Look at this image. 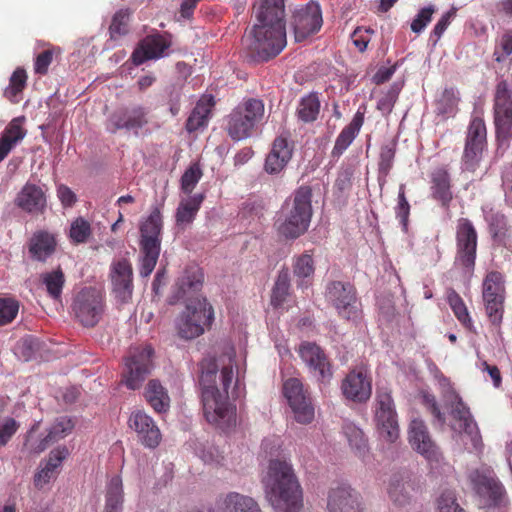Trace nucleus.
Returning a JSON list of instances; mask_svg holds the SVG:
<instances>
[{
  "mask_svg": "<svg viewBox=\"0 0 512 512\" xmlns=\"http://www.w3.org/2000/svg\"><path fill=\"white\" fill-rule=\"evenodd\" d=\"M235 349L225 344L221 351L200 363L199 385L206 420L225 431L236 425V406L241 388L235 363Z\"/></svg>",
  "mask_w": 512,
  "mask_h": 512,
  "instance_id": "1",
  "label": "nucleus"
},
{
  "mask_svg": "<svg viewBox=\"0 0 512 512\" xmlns=\"http://www.w3.org/2000/svg\"><path fill=\"white\" fill-rule=\"evenodd\" d=\"M257 23L243 38V46L254 60L267 61L286 46L284 0H260L255 5Z\"/></svg>",
  "mask_w": 512,
  "mask_h": 512,
  "instance_id": "2",
  "label": "nucleus"
},
{
  "mask_svg": "<svg viewBox=\"0 0 512 512\" xmlns=\"http://www.w3.org/2000/svg\"><path fill=\"white\" fill-rule=\"evenodd\" d=\"M265 498L275 512H299L303 506V491L287 460L272 459L262 477Z\"/></svg>",
  "mask_w": 512,
  "mask_h": 512,
  "instance_id": "3",
  "label": "nucleus"
},
{
  "mask_svg": "<svg viewBox=\"0 0 512 512\" xmlns=\"http://www.w3.org/2000/svg\"><path fill=\"white\" fill-rule=\"evenodd\" d=\"M312 214V190L301 186L281 206L276 221L279 235L291 240L299 238L307 232Z\"/></svg>",
  "mask_w": 512,
  "mask_h": 512,
  "instance_id": "4",
  "label": "nucleus"
},
{
  "mask_svg": "<svg viewBox=\"0 0 512 512\" xmlns=\"http://www.w3.org/2000/svg\"><path fill=\"white\" fill-rule=\"evenodd\" d=\"M438 385L441 390L442 398L447 407L451 409L453 423L451 428L459 433H465L474 446L478 448L481 445V435L476 422L473 420L472 415L463 403L461 397L453 389L450 381L442 374L436 376Z\"/></svg>",
  "mask_w": 512,
  "mask_h": 512,
  "instance_id": "5",
  "label": "nucleus"
},
{
  "mask_svg": "<svg viewBox=\"0 0 512 512\" xmlns=\"http://www.w3.org/2000/svg\"><path fill=\"white\" fill-rule=\"evenodd\" d=\"M162 232V216L155 208L140 224L141 262L139 273L148 277L154 270L160 254Z\"/></svg>",
  "mask_w": 512,
  "mask_h": 512,
  "instance_id": "6",
  "label": "nucleus"
},
{
  "mask_svg": "<svg viewBox=\"0 0 512 512\" xmlns=\"http://www.w3.org/2000/svg\"><path fill=\"white\" fill-rule=\"evenodd\" d=\"M213 317L212 306L205 298L190 300L175 322L179 337L186 340L199 337L204 333L205 327L211 325Z\"/></svg>",
  "mask_w": 512,
  "mask_h": 512,
  "instance_id": "7",
  "label": "nucleus"
},
{
  "mask_svg": "<svg viewBox=\"0 0 512 512\" xmlns=\"http://www.w3.org/2000/svg\"><path fill=\"white\" fill-rule=\"evenodd\" d=\"M263 115L264 104L261 100L244 101L229 116L227 129L230 137L237 141L248 138Z\"/></svg>",
  "mask_w": 512,
  "mask_h": 512,
  "instance_id": "8",
  "label": "nucleus"
},
{
  "mask_svg": "<svg viewBox=\"0 0 512 512\" xmlns=\"http://www.w3.org/2000/svg\"><path fill=\"white\" fill-rule=\"evenodd\" d=\"M153 353V348L150 345L130 350L123 373V381L127 388L136 390L142 386V383L152 371Z\"/></svg>",
  "mask_w": 512,
  "mask_h": 512,
  "instance_id": "9",
  "label": "nucleus"
},
{
  "mask_svg": "<svg viewBox=\"0 0 512 512\" xmlns=\"http://www.w3.org/2000/svg\"><path fill=\"white\" fill-rule=\"evenodd\" d=\"M482 299L489 320L499 325L505 299L504 277L501 273L492 271L486 275L482 283Z\"/></svg>",
  "mask_w": 512,
  "mask_h": 512,
  "instance_id": "10",
  "label": "nucleus"
},
{
  "mask_svg": "<svg viewBox=\"0 0 512 512\" xmlns=\"http://www.w3.org/2000/svg\"><path fill=\"white\" fill-rule=\"evenodd\" d=\"M486 126L482 118H472L466 135L465 147L462 156V168L466 171H475L478 167L484 149L487 145Z\"/></svg>",
  "mask_w": 512,
  "mask_h": 512,
  "instance_id": "11",
  "label": "nucleus"
},
{
  "mask_svg": "<svg viewBox=\"0 0 512 512\" xmlns=\"http://www.w3.org/2000/svg\"><path fill=\"white\" fill-rule=\"evenodd\" d=\"M72 309L78 321L86 327L95 326L103 316L104 300L100 292L86 288L74 298Z\"/></svg>",
  "mask_w": 512,
  "mask_h": 512,
  "instance_id": "12",
  "label": "nucleus"
},
{
  "mask_svg": "<svg viewBox=\"0 0 512 512\" xmlns=\"http://www.w3.org/2000/svg\"><path fill=\"white\" fill-rule=\"evenodd\" d=\"M494 102L497 139L505 144L511 137L512 128V94L506 81L497 84Z\"/></svg>",
  "mask_w": 512,
  "mask_h": 512,
  "instance_id": "13",
  "label": "nucleus"
},
{
  "mask_svg": "<svg viewBox=\"0 0 512 512\" xmlns=\"http://www.w3.org/2000/svg\"><path fill=\"white\" fill-rule=\"evenodd\" d=\"M470 479L480 497L484 500L486 512L500 508L505 500V492L502 484L495 478L490 470H475L470 474Z\"/></svg>",
  "mask_w": 512,
  "mask_h": 512,
  "instance_id": "14",
  "label": "nucleus"
},
{
  "mask_svg": "<svg viewBox=\"0 0 512 512\" xmlns=\"http://www.w3.org/2000/svg\"><path fill=\"white\" fill-rule=\"evenodd\" d=\"M298 353L309 373L318 382L327 383L333 376L330 361L320 346L313 342H302Z\"/></svg>",
  "mask_w": 512,
  "mask_h": 512,
  "instance_id": "15",
  "label": "nucleus"
},
{
  "mask_svg": "<svg viewBox=\"0 0 512 512\" xmlns=\"http://www.w3.org/2000/svg\"><path fill=\"white\" fill-rule=\"evenodd\" d=\"M322 23V12L317 3L311 2L295 9L291 22L295 41L301 42L317 33L322 27Z\"/></svg>",
  "mask_w": 512,
  "mask_h": 512,
  "instance_id": "16",
  "label": "nucleus"
},
{
  "mask_svg": "<svg viewBox=\"0 0 512 512\" xmlns=\"http://www.w3.org/2000/svg\"><path fill=\"white\" fill-rule=\"evenodd\" d=\"M283 390L295 420L301 424L312 422L315 416L314 407L304 393L302 383L296 378H290L285 381Z\"/></svg>",
  "mask_w": 512,
  "mask_h": 512,
  "instance_id": "17",
  "label": "nucleus"
},
{
  "mask_svg": "<svg viewBox=\"0 0 512 512\" xmlns=\"http://www.w3.org/2000/svg\"><path fill=\"white\" fill-rule=\"evenodd\" d=\"M408 433L409 442L415 451L425 457L431 464L440 463L442 455L431 439L427 426L422 419H413Z\"/></svg>",
  "mask_w": 512,
  "mask_h": 512,
  "instance_id": "18",
  "label": "nucleus"
},
{
  "mask_svg": "<svg viewBox=\"0 0 512 512\" xmlns=\"http://www.w3.org/2000/svg\"><path fill=\"white\" fill-rule=\"evenodd\" d=\"M326 298L333 303L338 313L350 320L357 317L355 291L351 284L334 281L327 285Z\"/></svg>",
  "mask_w": 512,
  "mask_h": 512,
  "instance_id": "19",
  "label": "nucleus"
},
{
  "mask_svg": "<svg viewBox=\"0 0 512 512\" xmlns=\"http://www.w3.org/2000/svg\"><path fill=\"white\" fill-rule=\"evenodd\" d=\"M147 122V111L141 106H133L119 109L111 114L107 120L106 128L111 133L126 130L138 134V131Z\"/></svg>",
  "mask_w": 512,
  "mask_h": 512,
  "instance_id": "20",
  "label": "nucleus"
},
{
  "mask_svg": "<svg viewBox=\"0 0 512 512\" xmlns=\"http://www.w3.org/2000/svg\"><path fill=\"white\" fill-rule=\"evenodd\" d=\"M457 259L467 268H472L475 264L477 233L468 219L461 218L457 224Z\"/></svg>",
  "mask_w": 512,
  "mask_h": 512,
  "instance_id": "21",
  "label": "nucleus"
},
{
  "mask_svg": "<svg viewBox=\"0 0 512 512\" xmlns=\"http://www.w3.org/2000/svg\"><path fill=\"white\" fill-rule=\"evenodd\" d=\"M35 428L36 425L31 428L25 446L31 453L40 454L51 444L69 435L74 428V422L67 416L58 417L48 428L46 436L39 440H33L31 437Z\"/></svg>",
  "mask_w": 512,
  "mask_h": 512,
  "instance_id": "22",
  "label": "nucleus"
},
{
  "mask_svg": "<svg viewBox=\"0 0 512 512\" xmlns=\"http://www.w3.org/2000/svg\"><path fill=\"white\" fill-rule=\"evenodd\" d=\"M341 390L345 398L354 402H366L372 393L371 378L364 367L351 370L343 379Z\"/></svg>",
  "mask_w": 512,
  "mask_h": 512,
  "instance_id": "23",
  "label": "nucleus"
},
{
  "mask_svg": "<svg viewBox=\"0 0 512 512\" xmlns=\"http://www.w3.org/2000/svg\"><path fill=\"white\" fill-rule=\"evenodd\" d=\"M112 291L121 303L128 302L133 293V270L126 259L113 261L110 267Z\"/></svg>",
  "mask_w": 512,
  "mask_h": 512,
  "instance_id": "24",
  "label": "nucleus"
},
{
  "mask_svg": "<svg viewBox=\"0 0 512 512\" xmlns=\"http://www.w3.org/2000/svg\"><path fill=\"white\" fill-rule=\"evenodd\" d=\"M129 427L138 436L139 441L147 448H156L161 441V432L154 420L143 411L133 412L128 420Z\"/></svg>",
  "mask_w": 512,
  "mask_h": 512,
  "instance_id": "25",
  "label": "nucleus"
},
{
  "mask_svg": "<svg viewBox=\"0 0 512 512\" xmlns=\"http://www.w3.org/2000/svg\"><path fill=\"white\" fill-rule=\"evenodd\" d=\"M15 204L26 213L42 214L47 206L46 190L42 186L28 182L17 194Z\"/></svg>",
  "mask_w": 512,
  "mask_h": 512,
  "instance_id": "26",
  "label": "nucleus"
},
{
  "mask_svg": "<svg viewBox=\"0 0 512 512\" xmlns=\"http://www.w3.org/2000/svg\"><path fill=\"white\" fill-rule=\"evenodd\" d=\"M171 42L164 36L155 34L145 37L132 53V61L140 65L147 60H157L167 56V50Z\"/></svg>",
  "mask_w": 512,
  "mask_h": 512,
  "instance_id": "27",
  "label": "nucleus"
},
{
  "mask_svg": "<svg viewBox=\"0 0 512 512\" xmlns=\"http://www.w3.org/2000/svg\"><path fill=\"white\" fill-rule=\"evenodd\" d=\"M329 512H361L359 495L348 484H339L328 495Z\"/></svg>",
  "mask_w": 512,
  "mask_h": 512,
  "instance_id": "28",
  "label": "nucleus"
},
{
  "mask_svg": "<svg viewBox=\"0 0 512 512\" xmlns=\"http://www.w3.org/2000/svg\"><path fill=\"white\" fill-rule=\"evenodd\" d=\"M293 148L284 137H277L265 159L264 169L268 174L281 173L292 157Z\"/></svg>",
  "mask_w": 512,
  "mask_h": 512,
  "instance_id": "29",
  "label": "nucleus"
},
{
  "mask_svg": "<svg viewBox=\"0 0 512 512\" xmlns=\"http://www.w3.org/2000/svg\"><path fill=\"white\" fill-rule=\"evenodd\" d=\"M57 241L54 234L39 230L30 238L28 251L30 257L39 262H45L56 250Z\"/></svg>",
  "mask_w": 512,
  "mask_h": 512,
  "instance_id": "30",
  "label": "nucleus"
},
{
  "mask_svg": "<svg viewBox=\"0 0 512 512\" xmlns=\"http://www.w3.org/2000/svg\"><path fill=\"white\" fill-rule=\"evenodd\" d=\"M23 118H14L4 129L0 136V163L7 157L11 150L26 136V130L22 127Z\"/></svg>",
  "mask_w": 512,
  "mask_h": 512,
  "instance_id": "31",
  "label": "nucleus"
},
{
  "mask_svg": "<svg viewBox=\"0 0 512 512\" xmlns=\"http://www.w3.org/2000/svg\"><path fill=\"white\" fill-rule=\"evenodd\" d=\"M214 98L212 95H203L197 102L186 122L188 132H194L207 126L211 116Z\"/></svg>",
  "mask_w": 512,
  "mask_h": 512,
  "instance_id": "32",
  "label": "nucleus"
},
{
  "mask_svg": "<svg viewBox=\"0 0 512 512\" xmlns=\"http://www.w3.org/2000/svg\"><path fill=\"white\" fill-rule=\"evenodd\" d=\"M374 421L379 436L387 442L393 443L399 437V425L396 409L390 411L374 412Z\"/></svg>",
  "mask_w": 512,
  "mask_h": 512,
  "instance_id": "33",
  "label": "nucleus"
},
{
  "mask_svg": "<svg viewBox=\"0 0 512 512\" xmlns=\"http://www.w3.org/2000/svg\"><path fill=\"white\" fill-rule=\"evenodd\" d=\"M124 488L119 475L112 476L105 488V503L103 512H123Z\"/></svg>",
  "mask_w": 512,
  "mask_h": 512,
  "instance_id": "34",
  "label": "nucleus"
},
{
  "mask_svg": "<svg viewBox=\"0 0 512 512\" xmlns=\"http://www.w3.org/2000/svg\"><path fill=\"white\" fill-rule=\"evenodd\" d=\"M364 121L362 113L357 112L352 121L342 129L340 134L337 136L333 150V157H340L344 151L351 145L353 140L358 135Z\"/></svg>",
  "mask_w": 512,
  "mask_h": 512,
  "instance_id": "35",
  "label": "nucleus"
},
{
  "mask_svg": "<svg viewBox=\"0 0 512 512\" xmlns=\"http://www.w3.org/2000/svg\"><path fill=\"white\" fill-rule=\"evenodd\" d=\"M222 512H262L259 504L251 497L230 492L225 495L219 505Z\"/></svg>",
  "mask_w": 512,
  "mask_h": 512,
  "instance_id": "36",
  "label": "nucleus"
},
{
  "mask_svg": "<svg viewBox=\"0 0 512 512\" xmlns=\"http://www.w3.org/2000/svg\"><path fill=\"white\" fill-rule=\"evenodd\" d=\"M203 200L202 194L183 198L176 209V225L181 228L188 227L194 221Z\"/></svg>",
  "mask_w": 512,
  "mask_h": 512,
  "instance_id": "37",
  "label": "nucleus"
},
{
  "mask_svg": "<svg viewBox=\"0 0 512 512\" xmlns=\"http://www.w3.org/2000/svg\"><path fill=\"white\" fill-rule=\"evenodd\" d=\"M144 396L150 406L158 413L168 411L170 397L166 388L158 380H150L145 388Z\"/></svg>",
  "mask_w": 512,
  "mask_h": 512,
  "instance_id": "38",
  "label": "nucleus"
},
{
  "mask_svg": "<svg viewBox=\"0 0 512 512\" xmlns=\"http://www.w3.org/2000/svg\"><path fill=\"white\" fill-rule=\"evenodd\" d=\"M342 429L351 450L357 457L364 459L368 455L369 447L362 429L352 422H345Z\"/></svg>",
  "mask_w": 512,
  "mask_h": 512,
  "instance_id": "39",
  "label": "nucleus"
},
{
  "mask_svg": "<svg viewBox=\"0 0 512 512\" xmlns=\"http://www.w3.org/2000/svg\"><path fill=\"white\" fill-rule=\"evenodd\" d=\"M432 193L433 197L443 205H446L452 199L450 190V177L446 170L437 169L432 173Z\"/></svg>",
  "mask_w": 512,
  "mask_h": 512,
  "instance_id": "40",
  "label": "nucleus"
},
{
  "mask_svg": "<svg viewBox=\"0 0 512 512\" xmlns=\"http://www.w3.org/2000/svg\"><path fill=\"white\" fill-rule=\"evenodd\" d=\"M413 484L404 477L394 476L391 478L388 494L390 499L397 505H404L409 502Z\"/></svg>",
  "mask_w": 512,
  "mask_h": 512,
  "instance_id": "41",
  "label": "nucleus"
},
{
  "mask_svg": "<svg viewBox=\"0 0 512 512\" xmlns=\"http://www.w3.org/2000/svg\"><path fill=\"white\" fill-rule=\"evenodd\" d=\"M459 93L454 88L445 89L436 101L435 112L443 119L454 117L457 113Z\"/></svg>",
  "mask_w": 512,
  "mask_h": 512,
  "instance_id": "42",
  "label": "nucleus"
},
{
  "mask_svg": "<svg viewBox=\"0 0 512 512\" xmlns=\"http://www.w3.org/2000/svg\"><path fill=\"white\" fill-rule=\"evenodd\" d=\"M320 112V100L315 93L303 97L299 103L297 113L303 122H313Z\"/></svg>",
  "mask_w": 512,
  "mask_h": 512,
  "instance_id": "43",
  "label": "nucleus"
},
{
  "mask_svg": "<svg viewBox=\"0 0 512 512\" xmlns=\"http://www.w3.org/2000/svg\"><path fill=\"white\" fill-rule=\"evenodd\" d=\"M40 277L49 296L53 299H59L65 283L63 271L58 268L51 272L42 273Z\"/></svg>",
  "mask_w": 512,
  "mask_h": 512,
  "instance_id": "44",
  "label": "nucleus"
},
{
  "mask_svg": "<svg viewBox=\"0 0 512 512\" xmlns=\"http://www.w3.org/2000/svg\"><path fill=\"white\" fill-rule=\"evenodd\" d=\"M447 301L457 319L468 329L472 328V320L467 307L460 295L453 289L447 291Z\"/></svg>",
  "mask_w": 512,
  "mask_h": 512,
  "instance_id": "45",
  "label": "nucleus"
},
{
  "mask_svg": "<svg viewBox=\"0 0 512 512\" xmlns=\"http://www.w3.org/2000/svg\"><path fill=\"white\" fill-rule=\"evenodd\" d=\"M27 75L25 70L16 69L10 77V84L5 90V96L13 103L19 102V94L26 85Z\"/></svg>",
  "mask_w": 512,
  "mask_h": 512,
  "instance_id": "46",
  "label": "nucleus"
},
{
  "mask_svg": "<svg viewBox=\"0 0 512 512\" xmlns=\"http://www.w3.org/2000/svg\"><path fill=\"white\" fill-rule=\"evenodd\" d=\"M129 18L128 10H119L115 13L109 27L111 39H117L128 33Z\"/></svg>",
  "mask_w": 512,
  "mask_h": 512,
  "instance_id": "47",
  "label": "nucleus"
},
{
  "mask_svg": "<svg viewBox=\"0 0 512 512\" xmlns=\"http://www.w3.org/2000/svg\"><path fill=\"white\" fill-rule=\"evenodd\" d=\"M289 288L290 282L288 274L280 273L272 291L271 303L273 306L278 307L282 305L289 294Z\"/></svg>",
  "mask_w": 512,
  "mask_h": 512,
  "instance_id": "48",
  "label": "nucleus"
},
{
  "mask_svg": "<svg viewBox=\"0 0 512 512\" xmlns=\"http://www.w3.org/2000/svg\"><path fill=\"white\" fill-rule=\"evenodd\" d=\"M485 206L483 208L484 218L490 227V232L494 237L499 236L505 229L506 221L503 214L495 212L492 208Z\"/></svg>",
  "mask_w": 512,
  "mask_h": 512,
  "instance_id": "49",
  "label": "nucleus"
},
{
  "mask_svg": "<svg viewBox=\"0 0 512 512\" xmlns=\"http://www.w3.org/2000/svg\"><path fill=\"white\" fill-rule=\"evenodd\" d=\"M202 177V171L197 163L192 164L181 177V189L190 194Z\"/></svg>",
  "mask_w": 512,
  "mask_h": 512,
  "instance_id": "50",
  "label": "nucleus"
},
{
  "mask_svg": "<svg viewBox=\"0 0 512 512\" xmlns=\"http://www.w3.org/2000/svg\"><path fill=\"white\" fill-rule=\"evenodd\" d=\"M401 90V86L398 84H393L391 88L384 93L377 101V109L383 114L388 115L391 113L399 92Z\"/></svg>",
  "mask_w": 512,
  "mask_h": 512,
  "instance_id": "51",
  "label": "nucleus"
},
{
  "mask_svg": "<svg viewBox=\"0 0 512 512\" xmlns=\"http://www.w3.org/2000/svg\"><path fill=\"white\" fill-rule=\"evenodd\" d=\"M202 283V273L196 269L193 271L185 272L179 282V289L183 295L188 293L189 291H196L199 289Z\"/></svg>",
  "mask_w": 512,
  "mask_h": 512,
  "instance_id": "52",
  "label": "nucleus"
},
{
  "mask_svg": "<svg viewBox=\"0 0 512 512\" xmlns=\"http://www.w3.org/2000/svg\"><path fill=\"white\" fill-rule=\"evenodd\" d=\"M395 409L391 390L388 387H377L375 395L374 412L390 411Z\"/></svg>",
  "mask_w": 512,
  "mask_h": 512,
  "instance_id": "53",
  "label": "nucleus"
},
{
  "mask_svg": "<svg viewBox=\"0 0 512 512\" xmlns=\"http://www.w3.org/2000/svg\"><path fill=\"white\" fill-rule=\"evenodd\" d=\"M91 234L89 222L79 217L72 222L70 227V238L76 243H84Z\"/></svg>",
  "mask_w": 512,
  "mask_h": 512,
  "instance_id": "54",
  "label": "nucleus"
},
{
  "mask_svg": "<svg viewBox=\"0 0 512 512\" xmlns=\"http://www.w3.org/2000/svg\"><path fill=\"white\" fill-rule=\"evenodd\" d=\"M314 273V262L309 254H302L294 262V274L298 278L306 279Z\"/></svg>",
  "mask_w": 512,
  "mask_h": 512,
  "instance_id": "55",
  "label": "nucleus"
},
{
  "mask_svg": "<svg viewBox=\"0 0 512 512\" xmlns=\"http://www.w3.org/2000/svg\"><path fill=\"white\" fill-rule=\"evenodd\" d=\"M512 55V30H508L500 37L495 48L494 56L497 62H503Z\"/></svg>",
  "mask_w": 512,
  "mask_h": 512,
  "instance_id": "56",
  "label": "nucleus"
},
{
  "mask_svg": "<svg viewBox=\"0 0 512 512\" xmlns=\"http://www.w3.org/2000/svg\"><path fill=\"white\" fill-rule=\"evenodd\" d=\"M19 311V304L13 299H0V325L12 322Z\"/></svg>",
  "mask_w": 512,
  "mask_h": 512,
  "instance_id": "57",
  "label": "nucleus"
},
{
  "mask_svg": "<svg viewBox=\"0 0 512 512\" xmlns=\"http://www.w3.org/2000/svg\"><path fill=\"white\" fill-rule=\"evenodd\" d=\"M439 512H464V510L456 502L454 491L445 490L438 499Z\"/></svg>",
  "mask_w": 512,
  "mask_h": 512,
  "instance_id": "58",
  "label": "nucleus"
},
{
  "mask_svg": "<svg viewBox=\"0 0 512 512\" xmlns=\"http://www.w3.org/2000/svg\"><path fill=\"white\" fill-rule=\"evenodd\" d=\"M68 455V449L65 446H59L50 451L48 459L43 464L57 474L62 462Z\"/></svg>",
  "mask_w": 512,
  "mask_h": 512,
  "instance_id": "59",
  "label": "nucleus"
},
{
  "mask_svg": "<svg viewBox=\"0 0 512 512\" xmlns=\"http://www.w3.org/2000/svg\"><path fill=\"white\" fill-rule=\"evenodd\" d=\"M434 12L435 7L433 5L422 8L411 23V30L415 33H421L431 21Z\"/></svg>",
  "mask_w": 512,
  "mask_h": 512,
  "instance_id": "60",
  "label": "nucleus"
},
{
  "mask_svg": "<svg viewBox=\"0 0 512 512\" xmlns=\"http://www.w3.org/2000/svg\"><path fill=\"white\" fill-rule=\"evenodd\" d=\"M19 428V423L12 417L0 422V448L5 446Z\"/></svg>",
  "mask_w": 512,
  "mask_h": 512,
  "instance_id": "61",
  "label": "nucleus"
},
{
  "mask_svg": "<svg viewBox=\"0 0 512 512\" xmlns=\"http://www.w3.org/2000/svg\"><path fill=\"white\" fill-rule=\"evenodd\" d=\"M395 157V144H387L381 148L379 169L387 175L392 168Z\"/></svg>",
  "mask_w": 512,
  "mask_h": 512,
  "instance_id": "62",
  "label": "nucleus"
},
{
  "mask_svg": "<svg viewBox=\"0 0 512 512\" xmlns=\"http://www.w3.org/2000/svg\"><path fill=\"white\" fill-rule=\"evenodd\" d=\"M410 212V205L405 197L404 185H400L398 193V204L396 206V216L399 218L401 224L405 227Z\"/></svg>",
  "mask_w": 512,
  "mask_h": 512,
  "instance_id": "63",
  "label": "nucleus"
},
{
  "mask_svg": "<svg viewBox=\"0 0 512 512\" xmlns=\"http://www.w3.org/2000/svg\"><path fill=\"white\" fill-rule=\"evenodd\" d=\"M421 398H422L423 404L432 413V415L435 417V419L441 425H444V423H445V416L440 411L435 396L430 394V393H428V392H422L421 393Z\"/></svg>",
  "mask_w": 512,
  "mask_h": 512,
  "instance_id": "64",
  "label": "nucleus"
}]
</instances>
